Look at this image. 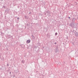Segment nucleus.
Here are the masks:
<instances>
[{
  "label": "nucleus",
  "instance_id": "1",
  "mask_svg": "<svg viewBox=\"0 0 78 78\" xmlns=\"http://www.w3.org/2000/svg\"><path fill=\"white\" fill-rule=\"evenodd\" d=\"M27 44H28V43H30V40H29L27 41Z\"/></svg>",
  "mask_w": 78,
  "mask_h": 78
},
{
  "label": "nucleus",
  "instance_id": "2",
  "mask_svg": "<svg viewBox=\"0 0 78 78\" xmlns=\"http://www.w3.org/2000/svg\"><path fill=\"white\" fill-rule=\"evenodd\" d=\"M58 34V33H55V35L56 36V35H57Z\"/></svg>",
  "mask_w": 78,
  "mask_h": 78
},
{
  "label": "nucleus",
  "instance_id": "3",
  "mask_svg": "<svg viewBox=\"0 0 78 78\" xmlns=\"http://www.w3.org/2000/svg\"><path fill=\"white\" fill-rule=\"evenodd\" d=\"M68 18H69V19H70V17H68Z\"/></svg>",
  "mask_w": 78,
  "mask_h": 78
}]
</instances>
